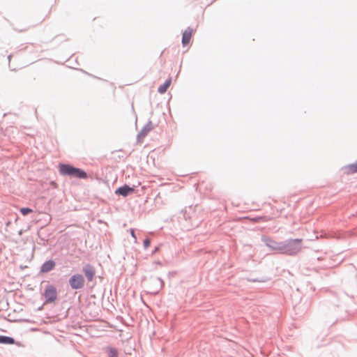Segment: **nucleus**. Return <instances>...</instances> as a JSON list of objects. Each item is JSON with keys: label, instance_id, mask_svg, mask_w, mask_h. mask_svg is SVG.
Wrapping results in <instances>:
<instances>
[{"label": "nucleus", "instance_id": "f257e3e1", "mask_svg": "<svg viewBox=\"0 0 357 357\" xmlns=\"http://www.w3.org/2000/svg\"><path fill=\"white\" fill-rule=\"evenodd\" d=\"M60 175L79 179H87L89 175L83 169L75 167L70 163H59L58 166Z\"/></svg>", "mask_w": 357, "mask_h": 357}, {"label": "nucleus", "instance_id": "f03ea898", "mask_svg": "<svg viewBox=\"0 0 357 357\" xmlns=\"http://www.w3.org/2000/svg\"><path fill=\"white\" fill-rule=\"evenodd\" d=\"M303 238H288L282 241V254L288 256H296L303 248Z\"/></svg>", "mask_w": 357, "mask_h": 357}, {"label": "nucleus", "instance_id": "7ed1b4c3", "mask_svg": "<svg viewBox=\"0 0 357 357\" xmlns=\"http://www.w3.org/2000/svg\"><path fill=\"white\" fill-rule=\"evenodd\" d=\"M146 291L147 294L156 295L164 287L165 282L160 277H153L151 276L148 281Z\"/></svg>", "mask_w": 357, "mask_h": 357}, {"label": "nucleus", "instance_id": "20e7f679", "mask_svg": "<svg viewBox=\"0 0 357 357\" xmlns=\"http://www.w3.org/2000/svg\"><path fill=\"white\" fill-rule=\"evenodd\" d=\"M85 284V278L80 273L72 275L68 279V284L73 290L81 289L84 288Z\"/></svg>", "mask_w": 357, "mask_h": 357}, {"label": "nucleus", "instance_id": "39448f33", "mask_svg": "<svg viewBox=\"0 0 357 357\" xmlns=\"http://www.w3.org/2000/svg\"><path fill=\"white\" fill-rule=\"evenodd\" d=\"M261 241L264 243L266 246H267L271 251H275L278 253L282 254V241H275L272 238L266 236L262 235L261 237Z\"/></svg>", "mask_w": 357, "mask_h": 357}, {"label": "nucleus", "instance_id": "423d86ee", "mask_svg": "<svg viewBox=\"0 0 357 357\" xmlns=\"http://www.w3.org/2000/svg\"><path fill=\"white\" fill-rule=\"evenodd\" d=\"M46 303H53L58 298L57 289L53 284H47L45 287L43 294Z\"/></svg>", "mask_w": 357, "mask_h": 357}, {"label": "nucleus", "instance_id": "0eeeda50", "mask_svg": "<svg viewBox=\"0 0 357 357\" xmlns=\"http://www.w3.org/2000/svg\"><path fill=\"white\" fill-rule=\"evenodd\" d=\"M135 186H130L129 185L125 183L123 185L117 188L114 193L116 195L122 196L123 197H126L130 195H132L135 192Z\"/></svg>", "mask_w": 357, "mask_h": 357}, {"label": "nucleus", "instance_id": "6e6552de", "mask_svg": "<svg viewBox=\"0 0 357 357\" xmlns=\"http://www.w3.org/2000/svg\"><path fill=\"white\" fill-rule=\"evenodd\" d=\"M82 273L84 275L86 280L90 282H92L96 277V269L91 264H85L82 269Z\"/></svg>", "mask_w": 357, "mask_h": 357}, {"label": "nucleus", "instance_id": "1a4fd4ad", "mask_svg": "<svg viewBox=\"0 0 357 357\" xmlns=\"http://www.w3.org/2000/svg\"><path fill=\"white\" fill-rule=\"evenodd\" d=\"M154 126H153L152 121L149 120L147 123L142 128L140 132L137 135V139L138 142H141L147 135L148 133L153 129Z\"/></svg>", "mask_w": 357, "mask_h": 357}, {"label": "nucleus", "instance_id": "9d476101", "mask_svg": "<svg viewBox=\"0 0 357 357\" xmlns=\"http://www.w3.org/2000/svg\"><path fill=\"white\" fill-rule=\"evenodd\" d=\"M56 266V262L53 259H49L42 264L40 267V273H47L54 270Z\"/></svg>", "mask_w": 357, "mask_h": 357}, {"label": "nucleus", "instance_id": "9b49d317", "mask_svg": "<svg viewBox=\"0 0 357 357\" xmlns=\"http://www.w3.org/2000/svg\"><path fill=\"white\" fill-rule=\"evenodd\" d=\"M0 344H16L18 347H22L20 342H16L15 340L10 336L0 335Z\"/></svg>", "mask_w": 357, "mask_h": 357}, {"label": "nucleus", "instance_id": "f8f14e48", "mask_svg": "<svg viewBox=\"0 0 357 357\" xmlns=\"http://www.w3.org/2000/svg\"><path fill=\"white\" fill-rule=\"evenodd\" d=\"M192 29L190 27H188L182 33L181 43L183 47L189 44L192 38Z\"/></svg>", "mask_w": 357, "mask_h": 357}, {"label": "nucleus", "instance_id": "ddd939ff", "mask_svg": "<svg viewBox=\"0 0 357 357\" xmlns=\"http://www.w3.org/2000/svg\"><path fill=\"white\" fill-rule=\"evenodd\" d=\"M245 218L250 220L252 222H259L260 221L268 222L273 219V218L266 215H257L255 217L247 216Z\"/></svg>", "mask_w": 357, "mask_h": 357}, {"label": "nucleus", "instance_id": "4468645a", "mask_svg": "<svg viewBox=\"0 0 357 357\" xmlns=\"http://www.w3.org/2000/svg\"><path fill=\"white\" fill-rule=\"evenodd\" d=\"M171 83L172 78L169 77L162 84L159 86V87L158 88V92L160 94L165 93L167 91V89L171 85Z\"/></svg>", "mask_w": 357, "mask_h": 357}, {"label": "nucleus", "instance_id": "2eb2a0df", "mask_svg": "<svg viewBox=\"0 0 357 357\" xmlns=\"http://www.w3.org/2000/svg\"><path fill=\"white\" fill-rule=\"evenodd\" d=\"M108 357H119V351L116 348L108 346L105 349Z\"/></svg>", "mask_w": 357, "mask_h": 357}, {"label": "nucleus", "instance_id": "dca6fc26", "mask_svg": "<svg viewBox=\"0 0 357 357\" xmlns=\"http://www.w3.org/2000/svg\"><path fill=\"white\" fill-rule=\"evenodd\" d=\"M344 168L346 169H348V173H351V174L357 173V160L354 163L348 165Z\"/></svg>", "mask_w": 357, "mask_h": 357}, {"label": "nucleus", "instance_id": "f3484780", "mask_svg": "<svg viewBox=\"0 0 357 357\" xmlns=\"http://www.w3.org/2000/svg\"><path fill=\"white\" fill-rule=\"evenodd\" d=\"M270 278L266 276L257 278H248V281L250 282H266L268 281Z\"/></svg>", "mask_w": 357, "mask_h": 357}, {"label": "nucleus", "instance_id": "a211bd4d", "mask_svg": "<svg viewBox=\"0 0 357 357\" xmlns=\"http://www.w3.org/2000/svg\"><path fill=\"white\" fill-rule=\"evenodd\" d=\"M20 212L23 215H27L29 213H32L33 210L31 208H29V207H22L20 209Z\"/></svg>", "mask_w": 357, "mask_h": 357}, {"label": "nucleus", "instance_id": "6ab92c4d", "mask_svg": "<svg viewBox=\"0 0 357 357\" xmlns=\"http://www.w3.org/2000/svg\"><path fill=\"white\" fill-rule=\"evenodd\" d=\"M151 238H149V237H146L145 239H144V241H143L144 248L147 249L151 245Z\"/></svg>", "mask_w": 357, "mask_h": 357}, {"label": "nucleus", "instance_id": "aec40b11", "mask_svg": "<svg viewBox=\"0 0 357 357\" xmlns=\"http://www.w3.org/2000/svg\"><path fill=\"white\" fill-rule=\"evenodd\" d=\"M39 238H40V240L42 241V243L38 242V244H40V245H45V242H46V241H47V239H46V238H44V237H42L40 235H39Z\"/></svg>", "mask_w": 357, "mask_h": 357}, {"label": "nucleus", "instance_id": "412c9836", "mask_svg": "<svg viewBox=\"0 0 357 357\" xmlns=\"http://www.w3.org/2000/svg\"><path fill=\"white\" fill-rule=\"evenodd\" d=\"M160 246L161 245H158V246L155 247V248L153 250L152 252H151V255H155V253H157L160 249Z\"/></svg>", "mask_w": 357, "mask_h": 357}, {"label": "nucleus", "instance_id": "4be33fe9", "mask_svg": "<svg viewBox=\"0 0 357 357\" xmlns=\"http://www.w3.org/2000/svg\"><path fill=\"white\" fill-rule=\"evenodd\" d=\"M130 234L133 238H135V240L137 239V236L135 234V231L134 229H130Z\"/></svg>", "mask_w": 357, "mask_h": 357}, {"label": "nucleus", "instance_id": "5701e85b", "mask_svg": "<svg viewBox=\"0 0 357 357\" xmlns=\"http://www.w3.org/2000/svg\"><path fill=\"white\" fill-rule=\"evenodd\" d=\"M16 321H18V322H26V323L31 322V320L27 319H21L16 320Z\"/></svg>", "mask_w": 357, "mask_h": 357}, {"label": "nucleus", "instance_id": "b1692460", "mask_svg": "<svg viewBox=\"0 0 357 357\" xmlns=\"http://www.w3.org/2000/svg\"><path fill=\"white\" fill-rule=\"evenodd\" d=\"M153 264H158V265H162V262L160 261H154Z\"/></svg>", "mask_w": 357, "mask_h": 357}, {"label": "nucleus", "instance_id": "393cba45", "mask_svg": "<svg viewBox=\"0 0 357 357\" xmlns=\"http://www.w3.org/2000/svg\"><path fill=\"white\" fill-rule=\"evenodd\" d=\"M43 308V305L38 307V310H41Z\"/></svg>", "mask_w": 357, "mask_h": 357}, {"label": "nucleus", "instance_id": "a878e982", "mask_svg": "<svg viewBox=\"0 0 357 357\" xmlns=\"http://www.w3.org/2000/svg\"><path fill=\"white\" fill-rule=\"evenodd\" d=\"M11 56H11L10 54L8 56V59L9 61L10 60Z\"/></svg>", "mask_w": 357, "mask_h": 357}]
</instances>
